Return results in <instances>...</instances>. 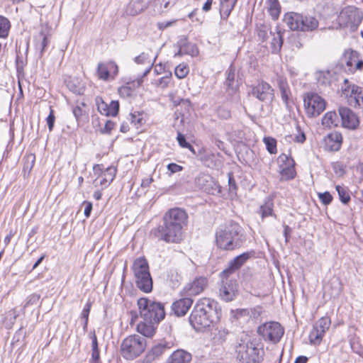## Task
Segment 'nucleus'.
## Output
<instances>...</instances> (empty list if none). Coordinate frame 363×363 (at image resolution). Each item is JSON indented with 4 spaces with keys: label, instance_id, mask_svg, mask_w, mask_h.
I'll return each instance as SVG.
<instances>
[{
    "label": "nucleus",
    "instance_id": "nucleus-28",
    "mask_svg": "<svg viewBox=\"0 0 363 363\" xmlns=\"http://www.w3.org/2000/svg\"><path fill=\"white\" fill-rule=\"evenodd\" d=\"M158 323H153L149 321L140 322L137 325L138 332L141 334L142 337H151L155 333L156 327L155 325Z\"/></svg>",
    "mask_w": 363,
    "mask_h": 363
},
{
    "label": "nucleus",
    "instance_id": "nucleus-54",
    "mask_svg": "<svg viewBox=\"0 0 363 363\" xmlns=\"http://www.w3.org/2000/svg\"><path fill=\"white\" fill-rule=\"evenodd\" d=\"M318 196L324 205H329L333 201V196L328 191L320 193Z\"/></svg>",
    "mask_w": 363,
    "mask_h": 363
},
{
    "label": "nucleus",
    "instance_id": "nucleus-46",
    "mask_svg": "<svg viewBox=\"0 0 363 363\" xmlns=\"http://www.w3.org/2000/svg\"><path fill=\"white\" fill-rule=\"evenodd\" d=\"M182 279V276L177 272H171L169 274L170 286L173 289L177 288L179 286Z\"/></svg>",
    "mask_w": 363,
    "mask_h": 363
},
{
    "label": "nucleus",
    "instance_id": "nucleus-42",
    "mask_svg": "<svg viewBox=\"0 0 363 363\" xmlns=\"http://www.w3.org/2000/svg\"><path fill=\"white\" fill-rule=\"evenodd\" d=\"M263 312V308L260 306H256L254 308H251L249 309H244L242 310V313L245 315H247L250 316V318L257 320L259 318L261 314Z\"/></svg>",
    "mask_w": 363,
    "mask_h": 363
},
{
    "label": "nucleus",
    "instance_id": "nucleus-33",
    "mask_svg": "<svg viewBox=\"0 0 363 363\" xmlns=\"http://www.w3.org/2000/svg\"><path fill=\"white\" fill-rule=\"evenodd\" d=\"M172 343L167 341H163L155 345L151 350V355L153 358L160 357L167 350L170 349Z\"/></svg>",
    "mask_w": 363,
    "mask_h": 363
},
{
    "label": "nucleus",
    "instance_id": "nucleus-59",
    "mask_svg": "<svg viewBox=\"0 0 363 363\" xmlns=\"http://www.w3.org/2000/svg\"><path fill=\"white\" fill-rule=\"evenodd\" d=\"M177 140L180 147L183 148H186L190 146V143L186 141L185 135L179 132L177 133Z\"/></svg>",
    "mask_w": 363,
    "mask_h": 363
},
{
    "label": "nucleus",
    "instance_id": "nucleus-20",
    "mask_svg": "<svg viewBox=\"0 0 363 363\" xmlns=\"http://www.w3.org/2000/svg\"><path fill=\"white\" fill-rule=\"evenodd\" d=\"M338 111L344 127L355 129L359 125V119L351 109L347 107H340Z\"/></svg>",
    "mask_w": 363,
    "mask_h": 363
},
{
    "label": "nucleus",
    "instance_id": "nucleus-15",
    "mask_svg": "<svg viewBox=\"0 0 363 363\" xmlns=\"http://www.w3.org/2000/svg\"><path fill=\"white\" fill-rule=\"evenodd\" d=\"M254 251H248L236 256L229 262L228 267L220 272V277L228 278L230 275L240 269L249 259L254 257Z\"/></svg>",
    "mask_w": 363,
    "mask_h": 363
},
{
    "label": "nucleus",
    "instance_id": "nucleus-24",
    "mask_svg": "<svg viewBox=\"0 0 363 363\" xmlns=\"http://www.w3.org/2000/svg\"><path fill=\"white\" fill-rule=\"evenodd\" d=\"M192 355L190 352L179 349L175 350L164 363H190Z\"/></svg>",
    "mask_w": 363,
    "mask_h": 363
},
{
    "label": "nucleus",
    "instance_id": "nucleus-49",
    "mask_svg": "<svg viewBox=\"0 0 363 363\" xmlns=\"http://www.w3.org/2000/svg\"><path fill=\"white\" fill-rule=\"evenodd\" d=\"M117 169L114 167H108L103 173L105 180L108 181V184L112 182L116 177Z\"/></svg>",
    "mask_w": 363,
    "mask_h": 363
},
{
    "label": "nucleus",
    "instance_id": "nucleus-36",
    "mask_svg": "<svg viewBox=\"0 0 363 363\" xmlns=\"http://www.w3.org/2000/svg\"><path fill=\"white\" fill-rule=\"evenodd\" d=\"M338 123V116L335 111L327 112L322 118V124L325 126H337Z\"/></svg>",
    "mask_w": 363,
    "mask_h": 363
},
{
    "label": "nucleus",
    "instance_id": "nucleus-5",
    "mask_svg": "<svg viewBox=\"0 0 363 363\" xmlns=\"http://www.w3.org/2000/svg\"><path fill=\"white\" fill-rule=\"evenodd\" d=\"M138 306L140 316L145 321L159 323L165 317L164 306L160 302L143 297L138 300Z\"/></svg>",
    "mask_w": 363,
    "mask_h": 363
},
{
    "label": "nucleus",
    "instance_id": "nucleus-10",
    "mask_svg": "<svg viewBox=\"0 0 363 363\" xmlns=\"http://www.w3.org/2000/svg\"><path fill=\"white\" fill-rule=\"evenodd\" d=\"M306 113L310 118H315L323 113L326 107L325 101L318 94L307 92L303 96Z\"/></svg>",
    "mask_w": 363,
    "mask_h": 363
},
{
    "label": "nucleus",
    "instance_id": "nucleus-48",
    "mask_svg": "<svg viewBox=\"0 0 363 363\" xmlns=\"http://www.w3.org/2000/svg\"><path fill=\"white\" fill-rule=\"evenodd\" d=\"M134 61L138 65H153V62H151L149 55L145 52H142L140 55L135 57Z\"/></svg>",
    "mask_w": 363,
    "mask_h": 363
},
{
    "label": "nucleus",
    "instance_id": "nucleus-22",
    "mask_svg": "<svg viewBox=\"0 0 363 363\" xmlns=\"http://www.w3.org/2000/svg\"><path fill=\"white\" fill-rule=\"evenodd\" d=\"M98 111L106 116H116L119 111L118 101H111L109 104L106 103L101 98L96 99Z\"/></svg>",
    "mask_w": 363,
    "mask_h": 363
},
{
    "label": "nucleus",
    "instance_id": "nucleus-41",
    "mask_svg": "<svg viewBox=\"0 0 363 363\" xmlns=\"http://www.w3.org/2000/svg\"><path fill=\"white\" fill-rule=\"evenodd\" d=\"M331 320L328 316H324L320 318L314 325L313 326L325 333L326 330H328L330 326Z\"/></svg>",
    "mask_w": 363,
    "mask_h": 363
},
{
    "label": "nucleus",
    "instance_id": "nucleus-21",
    "mask_svg": "<svg viewBox=\"0 0 363 363\" xmlns=\"http://www.w3.org/2000/svg\"><path fill=\"white\" fill-rule=\"evenodd\" d=\"M193 299L188 296H182L172 304L173 313L177 317L184 316L193 304Z\"/></svg>",
    "mask_w": 363,
    "mask_h": 363
},
{
    "label": "nucleus",
    "instance_id": "nucleus-55",
    "mask_svg": "<svg viewBox=\"0 0 363 363\" xmlns=\"http://www.w3.org/2000/svg\"><path fill=\"white\" fill-rule=\"evenodd\" d=\"M152 65L147 66L146 69L143 73L142 76L138 78L136 81L133 82V86L139 87L142 85L143 82V78L145 77L150 73V70L152 69Z\"/></svg>",
    "mask_w": 363,
    "mask_h": 363
},
{
    "label": "nucleus",
    "instance_id": "nucleus-2",
    "mask_svg": "<svg viewBox=\"0 0 363 363\" xmlns=\"http://www.w3.org/2000/svg\"><path fill=\"white\" fill-rule=\"evenodd\" d=\"M244 240L241 226L233 220L226 222L216 229V244L221 250L233 251L239 249Z\"/></svg>",
    "mask_w": 363,
    "mask_h": 363
},
{
    "label": "nucleus",
    "instance_id": "nucleus-40",
    "mask_svg": "<svg viewBox=\"0 0 363 363\" xmlns=\"http://www.w3.org/2000/svg\"><path fill=\"white\" fill-rule=\"evenodd\" d=\"M324 335L325 333L313 326V329L309 334V340L311 343L315 345H319L322 341Z\"/></svg>",
    "mask_w": 363,
    "mask_h": 363
},
{
    "label": "nucleus",
    "instance_id": "nucleus-27",
    "mask_svg": "<svg viewBox=\"0 0 363 363\" xmlns=\"http://www.w3.org/2000/svg\"><path fill=\"white\" fill-rule=\"evenodd\" d=\"M277 81L281 99L285 105L288 106L291 97V92L289 84L286 79L283 77H279Z\"/></svg>",
    "mask_w": 363,
    "mask_h": 363
},
{
    "label": "nucleus",
    "instance_id": "nucleus-19",
    "mask_svg": "<svg viewBox=\"0 0 363 363\" xmlns=\"http://www.w3.org/2000/svg\"><path fill=\"white\" fill-rule=\"evenodd\" d=\"M279 160L285 163V167L280 165V174L281 179L284 180H291L296 177V170L294 168V161L292 158L285 154L279 157Z\"/></svg>",
    "mask_w": 363,
    "mask_h": 363
},
{
    "label": "nucleus",
    "instance_id": "nucleus-64",
    "mask_svg": "<svg viewBox=\"0 0 363 363\" xmlns=\"http://www.w3.org/2000/svg\"><path fill=\"white\" fill-rule=\"evenodd\" d=\"M135 86H133V82H128L127 84L124 86H122L119 91L121 94H126L127 96H130L132 92V88H135Z\"/></svg>",
    "mask_w": 363,
    "mask_h": 363
},
{
    "label": "nucleus",
    "instance_id": "nucleus-32",
    "mask_svg": "<svg viewBox=\"0 0 363 363\" xmlns=\"http://www.w3.org/2000/svg\"><path fill=\"white\" fill-rule=\"evenodd\" d=\"M237 0H223L220 2V13L221 18L226 19L230 16Z\"/></svg>",
    "mask_w": 363,
    "mask_h": 363
},
{
    "label": "nucleus",
    "instance_id": "nucleus-58",
    "mask_svg": "<svg viewBox=\"0 0 363 363\" xmlns=\"http://www.w3.org/2000/svg\"><path fill=\"white\" fill-rule=\"evenodd\" d=\"M332 167L334 172L338 176H342L345 172L344 167L341 162H334L333 163Z\"/></svg>",
    "mask_w": 363,
    "mask_h": 363
},
{
    "label": "nucleus",
    "instance_id": "nucleus-35",
    "mask_svg": "<svg viewBox=\"0 0 363 363\" xmlns=\"http://www.w3.org/2000/svg\"><path fill=\"white\" fill-rule=\"evenodd\" d=\"M226 79L225 82V84L227 89L229 90H232L234 92L236 90V86H235V69L233 65L228 67L226 71Z\"/></svg>",
    "mask_w": 363,
    "mask_h": 363
},
{
    "label": "nucleus",
    "instance_id": "nucleus-26",
    "mask_svg": "<svg viewBox=\"0 0 363 363\" xmlns=\"http://www.w3.org/2000/svg\"><path fill=\"white\" fill-rule=\"evenodd\" d=\"M275 30V32L270 30V35H272L271 50L272 53L277 54L280 52L283 45V33L278 27H276Z\"/></svg>",
    "mask_w": 363,
    "mask_h": 363
},
{
    "label": "nucleus",
    "instance_id": "nucleus-14",
    "mask_svg": "<svg viewBox=\"0 0 363 363\" xmlns=\"http://www.w3.org/2000/svg\"><path fill=\"white\" fill-rule=\"evenodd\" d=\"M187 219L188 216L185 211L175 208L169 210L163 216L162 220L169 225L182 231L184 226L186 225Z\"/></svg>",
    "mask_w": 363,
    "mask_h": 363
},
{
    "label": "nucleus",
    "instance_id": "nucleus-53",
    "mask_svg": "<svg viewBox=\"0 0 363 363\" xmlns=\"http://www.w3.org/2000/svg\"><path fill=\"white\" fill-rule=\"evenodd\" d=\"M130 120L131 123L135 125H141L143 123V118L139 112L136 114V112L130 113Z\"/></svg>",
    "mask_w": 363,
    "mask_h": 363
},
{
    "label": "nucleus",
    "instance_id": "nucleus-62",
    "mask_svg": "<svg viewBox=\"0 0 363 363\" xmlns=\"http://www.w3.org/2000/svg\"><path fill=\"white\" fill-rule=\"evenodd\" d=\"M167 168L168 171L170 172V174H174L177 172H179L183 169V167L181 165H179L176 163H169L167 164Z\"/></svg>",
    "mask_w": 363,
    "mask_h": 363
},
{
    "label": "nucleus",
    "instance_id": "nucleus-25",
    "mask_svg": "<svg viewBox=\"0 0 363 363\" xmlns=\"http://www.w3.org/2000/svg\"><path fill=\"white\" fill-rule=\"evenodd\" d=\"M150 0H135L130 1L126 8V13L136 16L144 11L149 5Z\"/></svg>",
    "mask_w": 363,
    "mask_h": 363
},
{
    "label": "nucleus",
    "instance_id": "nucleus-31",
    "mask_svg": "<svg viewBox=\"0 0 363 363\" xmlns=\"http://www.w3.org/2000/svg\"><path fill=\"white\" fill-rule=\"evenodd\" d=\"M180 41L183 47L182 52H184L185 55H191V57H196L199 55V51L196 44L188 42L186 37H182Z\"/></svg>",
    "mask_w": 363,
    "mask_h": 363
},
{
    "label": "nucleus",
    "instance_id": "nucleus-61",
    "mask_svg": "<svg viewBox=\"0 0 363 363\" xmlns=\"http://www.w3.org/2000/svg\"><path fill=\"white\" fill-rule=\"evenodd\" d=\"M115 125L116 123L114 122L108 120L101 132L104 134H110L111 130L114 128Z\"/></svg>",
    "mask_w": 363,
    "mask_h": 363
},
{
    "label": "nucleus",
    "instance_id": "nucleus-3",
    "mask_svg": "<svg viewBox=\"0 0 363 363\" xmlns=\"http://www.w3.org/2000/svg\"><path fill=\"white\" fill-rule=\"evenodd\" d=\"M132 270L136 286L144 293H150L153 289V280L147 260L144 257L137 258L133 264Z\"/></svg>",
    "mask_w": 363,
    "mask_h": 363
},
{
    "label": "nucleus",
    "instance_id": "nucleus-7",
    "mask_svg": "<svg viewBox=\"0 0 363 363\" xmlns=\"http://www.w3.org/2000/svg\"><path fill=\"white\" fill-rule=\"evenodd\" d=\"M146 345L144 337L139 335H129L121 345V354L126 359H133L145 351Z\"/></svg>",
    "mask_w": 363,
    "mask_h": 363
},
{
    "label": "nucleus",
    "instance_id": "nucleus-16",
    "mask_svg": "<svg viewBox=\"0 0 363 363\" xmlns=\"http://www.w3.org/2000/svg\"><path fill=\"white\" fill-rule=\"evenodd\" d=\"M251 94L264 103H271L274 98V89L264 81H261L252 87Z\"/></svg>",
    "mask_w": 363,
    "mask_h": 363
},
{
    "label": "nucleus",
    "instance_id": "nucleus-43",
    "mask_svg": "<svg viewBox=\"0 0 363 363\" xmlns=\"http://www.w3.org/2000/svg\"><path fill=\"white\" fill-rule=\"evenodd\" d=\"M97 74L100 79L108 80L110 77L109 66L103 63H99L97 67Z\"/></svg>",
    "mask_w": 363,
    "mask_h": 363
},
{
    "label": "nucleus",
    "instance_id": "nucleus-52",
    "mask_svg": "<svg viewBox=\"0 0 363 363\" xmlns=\"http://www.w3.org/2000/svg\"><path fill=\"white\" fill-rule=\"evenodd\" d=\"M296 130L298 133L295 135L294 141L298 143H303L306 140V134L303 130H301V127L298 123L296 124Z\"/></svg>",
    "mask_w": 363,
    "mask_h": 363
},
{
    "label": "nucleus",
    "instance_id": "nucleus-50",
    "mask_svg": "<svg viewBox=\"0 0 363 363\" xmlns=\"http://www.w3.org/2000/svg\"><path fill=\"white\" fill-rule=\"evenodd\" d=\"M40 296L35 293L30 294L26 298L24 307H28L30 306L36 305L39 301Z\"/></svg>",
    "mask_w": 363,
    "mask_h": 363
},
{
    "label": "nucleus",
    "instance_id": "nucleus-38",
    "mask_svg": "<svg viewBox=\"0 0 363 363\" xmlns=\"http://www.w3.org/2000/svg\"><path fill=\"white\" fill-rule=\"evenodd\" d=\"M11 23L5 16H0V38H6L9 35Z\"/></svg>",
    "mask_w": 363,
    "mask_h": 363
},
{
    "label": "nucleus",
    "instance_id": "nucleus-29",
    "mask_svg": "<svg viewBox=\"0 0 363 363\" xmlns=\"http://www.w3.org/2000/svg\"><path fill=\"white\" fill-rule=\"evenodd\" d=\"M67 87L74 94L81 95L84 91V84L77 77H69L65 81Z\"/></svg>",
    "mask_w": 363,
    "mask_h": 363
},
{
    "label": "nucleus",
    "instance_id": "nucleus-18",
    "mask_svg": "<svg viewBox=\"0 0 363 363\" xmlns=\"http://www.w3.org/2000/svg\"><path fill=\"white\" fill-rule=\"evenodd\" d=\"M222 284L219 289L220 298L226 301H231L238 295V284L235 280H228V278H222Z\"/></svg>",
    "mask_w": 363,
    "mask_h": 363
},
{
    "label": "nucleus",
    "instance_id": "nucleus-9",
    "mask_svg": "<svg viewBox=\"0 0 363 363\" xmlns=\"http://www.w3.org/2000/svg\"><path fill=\"white\" fill-rule=\"evenodd\" d=\"M182 231L169 225L162 220V223L151 230L150 235L154 238L167 243H179L182 240Z\"/></svg>",
    "mask_w": 363,
    "mask_h": 363
},
{
    "label": "nucleus",
    "instance_id": "nucleus-12",
    "mask_svg": "<svg viewBox=\"0 0 363 363\" xmlns=\"http://www.w3.org/2000/svg\"><path fill=\"white\" fill-rule=\"evenodd\" d=\"M257 333L264 340L277 343L282 337L284 330L277 322H269L260 325Z\"/></svg>",
    "mask_w": 363,
    "mask_h": 363
},
{
    "label": "nucleus",
    "instance_id": "nucleus-1",
    "mask_svg": "<svg viewBox=\"0 0 363 363\" xmlns=\"http://www.w3.org/2000/svg\"><path fill=\"white\" fill-rule=\"evenodd\" d=\"M221 309L217 301L208 298L197 301L189 318L191 325L197 331L207 328L219 320Z\"/></svg>",
    "mask_w": 363,
    "mask_h": 363
},
{
    "label": "nucleus",
    "instance_id": "nucleus-34",
    "mask_svg": "<svg viewBox=\"0 0 363 363\" xmlns=\"http://www.w3.org/2000/svg\"><path fill=\"white\" fill-rule=\"evenodd\" d=\"M274 203L273 200L270 197H267L264 200V203L260 206L259 212L262 218L274 216L273 214Z\"/></svg>",
    "mask_w": 363,
    "mask_h": 363
},
{
    "label": "nucleus",
    "instance_id": "nucleus-39",
    "mask_svg": "<svg viewBox=\"0 0 363 363\" xmlns=\"http://www.w3.org/2000/svg\"><path fill=\"white\" fill-rule=\"evenodd\" d=\"M335 189L341 202L344 204H347L351 200L348 188L344 186L337 185Z\"/></svg>",
    "mask_w": 363,
    "mask_h": 363
},
{
    "label": "nucleus",
    "instance_id": "nucleus-6",
    "mask_svg": "<svg viewBox=\"0 0 363 363\" xmlns=\"http://www.w3.org/2000/svg\"><path fill=\"white\" fill-rule=\"evenodd\" d=\"M235 353L238 363H261L264 351L250 340H241L235 347Z\"/></svg>",
    "mask_w": 363,
    "mask_h": 363
},
{
    "label": "nucleus",
    "instance_id": "nucleus-56",
    "mask_svg": "<svg viewBox=\"0 0 363 363\" xmlns=\"http://www.w3.org/2000/svg\"><path fill=\"white\" fill-rule=\"evenodd\" d=\"M257 35L262 42H264L268 38V29L265 26H260L257 30Z\"/></svg>",
    "mask_w": 363,
    "mask_h": 363
},
{
    "label": "nucleus",
    "instance_id": "nucleus-44",
    "mask_svg": "<svg viewBox=\"0 0 363 363\" xmlns=\"http://www.w3.org/2000/svg\"><path fill=\"white\" fill-rule=\"evenodd\" d=\"M263 141L266 145L267 151L270 154H276L277 149V140L272 137H264Z\"/></svg>",
    "mask_w": 363,
    "mask_h": 363
},
{
    "label": "nucleus",
    "instance_id": "nucleus-60",
    "mask_svg": "<svg viewBox=\"0 0 363 363\" xmlns=\"http://www.w3.org/2000/svg\"><path fill=\"white\" fill-rule=\"evenodd\" d=\"M91 307V303L90 301H88L86 303V305L84 306V307L82 310V312L81 313L82 318H83L84 320H86V321H88V320H89V315Z\"/></svg>",
    "mask_w": 363,
    "mask_h": 363
},
{
    "label": "nucleus",
    "instance_id": "nucleus-37",
    "mask_svg": "<svg viewBox=\"0 0 363 363\" xmlns=\"http://www.w3.org/2000/svg\"><path fill=\"white\" fill-rule=\"evenodd\" d=\"M269 4V12L272 19H278L280 12L281 6L278 0H267Z\"/></svg>",
    "mask_w": 363,
    "mask_h": 363
},
{
    "label": "nucleus",
    "instance_id": "nucleus-4",
    "mask_svg": "<svg viewBox=\"0 0 363 363\" xmlns=\"http://www.w3.org/2000/svg\"><path fill=\"white\" fill-rule=\"evenodd\" d=\"M283 21L291 30L302 32H312L319 25L318 19L314 16L296 12L285 13Z\"/></svg>",
    "mask_w": 363,
    "mask_h": 363
},
{
    "label": "nucleus",
    "instance_id": "nucleus-51",
    "mask_svg": "<svg viewBox=\"0 0 363 363\" xmlns=\"http://www.w3.org/2000/svg\"><path fill=\"white\" fill-rule=\"evenodd\" d=\"M55 112L54 110L52 108L51 106H50V113L46 118V122L47 125L48 126V129L50 131H52L54 128L55 125Z\"/></svg>",
    "mask_w": 363,
    "mask_h": 363
},
{
    "label": "nucleus",
    "instance_id": "nucleus-23",
    "mask_svg": "<svg viewBox=\"0 0 363 363\" xmlns=\"http://www.w3.org/2000/svg\"><path fill=\"white\" fill-rule=\"evenodd\" d=\"M326 150L336 152L340 150L342 143V136L339 132L329 133L325 139Z\"/></svg>",
    "mask_w": 363,
    "mask_h": 363
},
{
    "label": "nucleus",
    "instance_id": "nucleus-47",
    "mask_svg": "<svg viewBox=\"0 0 363 363\" xmlns=\"http://www.w3.org/2000/svg\"><path fill=\"white\" fill-rule=\"evenodd\" d=\"M189 69L185 64H179L176 67L174 74L178 79L184 78L189 73Z\"/></svg>",
    "mask_w": 363,
    "mask_h": 363
},
{
    "label": "nucleus",
    "instance_id": "nucleus-13",
    "mask_svg": "<svg viewBox=\"0 0 363 363\" xmlns=\"http://www.w3.org/2000/svg\"><path fill=\"white\" fill-rule=\"evenodd\" d=\"M195 185L203 191L216 195L220 193V186L218 183L208 174L201 172L194 180Z\"/></svg>",
    "mask_w": 363,
    "mask_h": 363
},
{
    "label": "nucleus",
    "instance_id": "nucleus-17",
    "mask_svg": "<svg viewBox=\"0 0 363 363\" xmlns=\"http://www.w3.org/2000/svg\"><path fill=\"white\" fill-rule=\"evenodd\" d=\"M208 285V279L205 277H196L191 282L188 283L180 291L182 296H195L202 293Z\"/></svg>",
    "mask_w": 363,
    "mask_h": 363
},
{
    "label": "nucleus",
    "instance_id": "nucleus-11",
    "mask_svg": "<svg viewBox=\"0 0 363 363\" xmlns=\"http://www.w3.org/2000/svg\"><path fill=\"white\" fill-rule=\"evenodd\" d=\"M342 95L347 99L348 104L353 107H363V88L350 84L347 79L344 80L341 88Z\"/></svg>",
    "mask_w": 363,
    "mask_h": 363
},
{
    "label": "nucleus",
    "instance_id": "nucleus-30",
    "mask_svg": "<svg viewBox=\"0 0 363 363\" xmlns=\"http://www.w3.org/2000/svg\"><path fill=\"white\" fill-rule=\"evenodd\" d=\"M50 40L47 35L43 32H40L35 38V49L39 50V56L42 57L44 52L46 50Z\"/></svg>",
    "mask_w": 363,
    "mask_h": 363
},
{
    "label": "nucleus",
    "instance_id": "nucleus-57",
    "mask_svg": "<svg viewBox=\"0 0 363 363\" xmlns=\"http://www.w3.org/2000/svg\"><path fill=\"white\" fill-rule=\"evenodd\" d=\"M218 116L222 119H228L230 118V111L225 107H219L217 110Z\"/></svg>",
    "mask_w": 363,
    "mask_h": 363
},
{
    "label": "nucleus",
    "instance_id": "nucleus-63",
    "mask_svg": "<svg viewBox=\"0 0 363 363\" xmlns=\"http://www.w3.org/2000/svg\"><path fill=\"white\" fill-rule=\"evenodd\" d=\"M228 185L230 192L235 191L237 190V184L232 172L228 173Z\"/></svg>",
    "mask_w": 363,
    "mask_h": 363
},
{
    "label": "nucleus",
    "instance_id": "nucleus-45",
    "mask_svg": "<svg viewBox=\"0 0 363 363\" xmlns=\"http://www.w3.org/2000/svg\"><path fill=\"white\" fill-rule=\"evenodd\" d=\"M23 160H24L23 171L25 172H28L29 173L34 166L35 161V156L34 154H29V155H26Z\"/></svg>",
    "mask_w": 363,
    "mask_h": 363
},
{
    "label": "nucleus",
    "instance_id": "nucleus-8",
    "mask_svg": "<svg viewBox=\"0 0 363 363\" xmlns=\"http://www.w3.org/2000/svg\"><path fill=\"white\" fill-rule=\"evenodd\" d=\"M363 19L362 13L356 7L348 6L343 8L337 17V22L340 27L349 28L354 32L361 24Z\"/></svg>",
    "mask_w": 363,
    "mask_h": 363
}]
</instances>
